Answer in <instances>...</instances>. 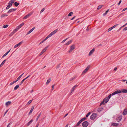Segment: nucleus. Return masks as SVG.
Returning a JSON list of instances; mask_svg holds the SVG:
<instances>
[{
  "label": "nucleus",
  "mask_w": 127,
  "mask_h": 127,
  "mask_svg": "<svg viewBox=\"0 0 127 127\" xmlns=\"http://www.w3.org/2000/svg\"><path fill=\"white\" fill-rule=\"evenodd\" d=\"M25 23L24 22H22L14 30L13 32L11 33V34L10 35V36H11L13 35L15 33L16 31L18 30L19 29L21 28L24 25Z\"/></svg>",
  "instance_id": "f257e3e1"
},
{
  "label": "nucleus",
  "mask_w": 127,
  "mask_h": 127,
  "mask_svg": "<svg viewBox=\"0 0 127 127\" xmlns=\"http://www.w3.org/2000/svg\"><path fill=\"white\" fill-rule=\"evenodd\" d=\"M109 99L108 97H106L104 98L103 101L100 104V106H101L102 105H104L105 103H107Z\"/></svg>",
  "instance_id": "f03ea898"
},
{
  "label": "nucleus",
  "mask_w": 127,
  "mask_h": 127,
  "mask_svg": "<svg viewBox=\"0 0 127 127\" xmlns=\"http://www.w3.org/2000/svg\"><path fill=\"white\" fill-rule=\"evenodd\" d=\"M75 45L74 44L70 46V49L68 51V53H71L72 52V51L74 50L75 49Z\"/></svg>",
  "instance_id": "7ed1b4c3"
},
{
  "label": "nucleus",
  "mask_w": 127,
  "mask_h": 127,
  "mask_svg": "<svg viewBox=\"0 0 127 127\" xmlns=\"http://www.w3.org/2000/svg\"><path fill=\"white\" fill-rule=\"evenodd\" d=\"M58 29H56L52 32L48 36V37L49 38L52 35L55 34L57 31Z\"/></svg>",
  "instance_id": "20e7f679"
},
{
  "label": "nucleus",
  "mask_w": 127,
  "mask_h": 127,
  "mask_svg": "<svg viewBox=\"0 0 127 127\" xmlns=\"http://www.w3.org/2000/svg\"><path fill=\"white\" fill-rule=\"evenodd\" d=\"M14 3V1H13L12 0L10 1L9 2L8 5L7 6L6 9H9L12 6V4Z\"/></svg>",
  "instance_id": "39448f33"
},
{
  "label": "nucleus",
  "mask_w": 127,
  "mask_h": 127,
  "mask_svg": "<svg viewBox=\"0 0 127 127\" xmlns=\"http://www.w3.org/2000/svg\"><path fill=\"white\" fill-rule=\"evenodd\" d=\"M121 93V90L118 89L114 92L111 94V95L113 96L116 94Z\"/></svg>",
  "instance_id": "423d86ee"
},
{
  "label": "nucleus",
  "mask_w": 127,
  "mask_h": 127,
  "mask_svg": "<svg viewBox=\"0 0 127 127\" xmlns=\"http://www.w3.org/2000/svg\"><path fill=\"white\" fill-rule=\"evenodd\" d=\"M48 47V46H46L44 49L40 53L39 55L41 56L47 50Z\"/></svg>",
  "instance_id": "0eeeda50"
},
{
  "label": "nucleus",
  "mask_w": 127,
  "mask_h": 127,
  "mask_svg": "<svg viewBox=\"0 0 127 127\" xmlns=\"http://www.w3.org/2000/svg\"><path fill=\"white\" fill-rule=\"evenodd\" d=\"M96 114L95 113H93L91 115L90 119H94L96 118Z\"/></svg>",
  "instance_id": "6e6552de"
},
{
  "label": "nucleus",
  "mask_w": 127,
  "mask_h": 127,
  "mask_svg": "<svg viewBox=\"0 0 127 127\" xmlns=\"http://www.w3.org/2000/svg\"><path fill=\"white\" fill-rule=\"evenodd\" d=\"M118 25V24H116L114 25L113 26L110 27L107 30V32H109L111 31L114 28L116 27Z\"/></svg>",
  "instance_id": "1a4fd4ad"
},
{
  "label": "nucleus",
  "mask_w": 127,
  "mask_h": 127,
  "mask_svg": "<svg viewBox=\"0 0 127 127\" xmlns=\"http://www.w3.org/2000/svg\"><path fill=\"white\" fill-rule=\"evenodd\" d=\"M90 67V66H88L84 70L82 73V75H84L89 70Z\"/></svg>",
  "instance_id": "9d476101"
},
{
  "label": "nucleus",
  "mask_w": 127,
  "mask_h": 127,
  "mask_svg": "<svg viewBox=\"0 0 127 127\" xmlns=\"http://www.w3.org/2000/svg\"><path fill=\"white\" fill-rule=\"evenodd\" d=\"M122 116L121 115L118 116L116 118V120L118 122L120 121L122 119Z\"/></svg>",
  "instance_id": "9b49d317"
},
{
  "label": "nucleus",
  "mask_w": 127,
  "mask_h": 127,
  "mask_svg": "<svg viewBox=\"0 0 127 127\" xmlns=\"http://www.w3.org/2000/svg\"><path fill=\"white\" fill-rule=\"evenodd\" d=\"M88 123L87 121L84 122L82 124V126L84 127H86L88 125Z\"/></svg>",
  "instance_id": "f8f14e48"
},
{
  "label": "nucleus",
  "mask_w": 127,
  "mask_h": 127,
  "mask_svg": "<svg viewBox=\"0 0 127 127\" xmlns=\"http://www.w3.org/2000/svg\"><path fill=\"white\" fill-rule=\"evenodd\" d=\"M78 86V85H76L74 86L71 89V91L70 92V94H71L74 91L75 89Z\"/></svg>",
  "instance_id": "ddd939ff"
},
{
  "label": "nucleus",
  "mask_w": 127,
  "mask_h": 127,
  "mask_svg": "<svg viewBox=\"0 0 127 127\" xmlns=\"http://www.w3.org/2000/svg\"><path fill=\"white\" fill-rule=\"evenodd\" d=\"M95 50L94 48H93L89 52V54L88 55L89 56H91V55L93 53L94 51H95Z\"/></svg>",
  "instance_id": "4468645a"
},
{
  "label": "nucleus",
  "mask_w": 127,
  "mask_h": 127,
  "mask_svg": "<svg viewBox=\"0 0 127 127\" xmlns=\"http://www.w3.org/2000/svg\"><path fill=\"white\" fill-rule=\"evenodd\" d=\"M31 15V14L30 13L28 14L27 15L25 16L23 18V19H27Z\"/></svg>",
  "instance_id": "2eb2a0df"
},
{
  "label": "nucleus",
  "mask_w": 127,
  "mask_h": 127,
  "mask_svg": "<svg viewBox=\"0 0 127 127\" xmlns=\"http://www.w3.org/2000/svg\"><path fill=\"white\" fill-rule=\"evenodd\" d=\"M35 28V27H34L32 28V29L30 30L27 32V34H28L31 33L34 30Z\"/></svg>",
  "instance_id": "dca6fc26"
},
{
  "label": "nucleus",
  "mask_w": 127,
  "mask_h": 127,
  "mask_svg": "<svg viewBox=\"0 0 127 127\" xmlns=\"http://www.w3.org/2000/svg\"><path fill=\"white\" fill-rule=\"evenodd\" d=\"M6 61V60L5 59L2 61V63L0 65V67H1L3 66V65L5 63Z\"/></svg>",
  "instance_id": "f3484780"
},
{
  "label": "nucleus",
  "mask_w": 127,
  "mask_h": 127,
  "mask_svg": "<svg viewBox=\"0 0 127 127\" xmlns=\"http://www.w3.org/2000/svg\"><path fill=\"white\" fill-rule=\"evenodd\" d=\"M127 114V109H125L123 111L122 114L124 115H125Z\"/></svg>",
  "instance_id": "a211bd4d"
},
{
  "label": "nucleus",
  "mask_w": 127,
  "mask_h": 127,
  "mask_svg": "<svg viewBox=\"0 0 127 127\" xmlns=\"http://www.w3.org/2000/svg\"><path fill=\"white\" fill-rule=\"evenodd\" d=\"M11 102L10 101H8L5 103V105L6 107H8L11 104Z\"/></svg>",
  "instance_id": "6ab92c4d"
},
{
  "label": "nucleus",
  "mask_w": 127,
  "mask_h": 127,
  "mask_svg": "<svg viewBox=\"0 0 127 127\" xmlns=\"http://www.w3.org/2000/svg\"><path fill=\"white\" fill-rule=\"evenodd\" d=\"M22 43V42H19V43L15 45L14 46V48H16L19 46Z\"/></svg>",
  "instance_id": "aec40b11"
},
{
  "label": "nucleus",
  "mask_w": 127,
  "mask_h": 127,
  "mask_svg": "<svg viewBox=\"0 0 127 127\" xmlns=\"http://www.w3.org/2000/svg\"><path fill=\"white\" fill-rule=\"evenodd\" d=\"M49 37L48 36H47L45 38L43 39L42 41H41L40 42V44H41L43 43Z\"/></svg>",
  "instance_id": "412c9836"
},
{
  "label": "nucleus",
  "mask_w": 127,
  "mask_h": 127,
  "mask_svg": "<svg viewBox=\"0 0 127 127\" xmlns=\"http://www.w3.org/2000/svg\"><path fill=\"white\" fill-rule=\"evenodd\" d=\"M121 93L122 92L123 93H127V89H122L121 90Z\"/></svg>",
  "instance_id": "4be33fe9"
},
{
  "label": "nucleus",
  "mask_w": 127,
  "mask_h": 127,
  "mask_svg": "<svg viewBox=\"0 0 127 127\" xmlns=\"http://www.w3.org/2000/svg\"><path fill=\"white\" fill-rule=\"evenodd\" d=\"M118 123H112L111 124L112 126H117L118 125Z\"/></svg>",
  "instance_id": "5701e85b"
},
{
  "label": "nucleus",
  "mask_w": 127,
  "mask_h": 127,
  "mask_svg": "<svg viewBox=\"0 0 127 127\" xmlns=\"http://www.w3.org/2000/svg\"><path fill=\"white\" fill-rule=\"evenodd\" d=\"M23 74L24 73H23L22 74L20 75L18 77L16 80L17 82L21 78V77H22V76Z\"/></svg>",
  "instance_id": "b1692460"
},
{
  "label": "nucleus",
  "mask_w": 127,
  "mask_h": 127,
  "mask_svg": "<svg viewBox=\"0 0 127 127\" xmlns=\"http://www.w3.org/2000/svg\"><path fill=\"white\" fill-rule=\"evenodd\" d=\"M103 108H102L99 107L97 108V111L98 112H100L102 111Z\"/></svg>",
  "instance_id": "393cba45"
},
{
  "label": "nucleus",
  "mask_w": 127,
  "mask_h": 127,
  "mask_svg": "<svg viewBox=\"0 0 127 127\" xmlns=\"http://www.w3.org/2000/svg\"><path fill=\"white\" fill-rule=\"evenodd\" d=\"M19 85H16L14 88V90H17L19 87Z\"/></svg>",
  "instance_id": "a878e982"
},
{
  "label": "nucleus",
  "mask_w": 127,
  "mask_h": 127,
  "mask_svg": "<svg viewBox=\"0 0 127 127\" xmlns=\"http://www.w3.org/2000/svg\"><path fill=\"white\" fill-rule=\"evenodd\" d=\"M16 82H17L16 80L15 81H13L10 83V86H11L14 84L15 83H16Z\"/></svg>",
  "instance_id": "bb28decb"
},
{
  "label": "nucleus",
  "mask_w": 127,
  "mask_h": 127,
  "mask_svg": "<svg viewBox=\"0 0 127 127\" xmlns=\"http://www.w3.org/2000/svg\"><path fill=\"white\" fill-rule=\"evenodd\" d=\"M34 107H32V108L30 110V111L29 113V114H30L32 113V111L33 110V109H34Z\"/></svg>",
  "instance_id": "cd10ccee"
},
{
  "label": "nucleus",
  "mask_w": 127,
  "mask_h": 127,
  "mask_svg": "<svg viewBox=\"0 0 127 127\" xmlns=\"http://www.w3.org/2000/svg\"><path fill=\"white\" fill-rule=\"evenodd\" d=\"M16 7H17L19 5V3L17 2H15L14 3Z\"/></svg>",
  "instance_id": "c85d7f7f"
},
{
  "label": "nucleus",
  "mask_w": 127,
  "mask_h": 127,
  "mask_svg": "<svg viewBox=\"0 0 127 127\" xmlns=\"http://www.w3.org/2000/svg\"><path fill=\"white\" fill-rule=\"evenodd\" d=\"M109 9H108L103 14V15L104 16L106 15L107 14V13L109 12Z\"/></svg>",
  "instance_id": "c756f323"
},
{
  "label": "nucleus",
  "mask_w": 127,
  "mask_h": 127,
  "mask_svg": "<svg viewBox=\"0 0 127 127\" xmlns=\"http://www.w3.org/2000/svg\"><path fill=\"white\" fill-rule=\"evenodd\" d=\"M51 81V79H48L47 80L46 83V85H48L50 82Z\"/></svg>",
  "instance_id": "7c9ffc66"
},
{
  "label": "nucleus",
  "mask_w": 127,
  "mask_h": 127,
  "mask_svg": "<svg viewBox=\"0 0 127 127\" xmlns=\"http://www.w3.org/2000/svg\"><path fill=\"white\" fill-rule=\"evenodd\" d=\"M8 16V15H7L5 14H4L2 15L1 16V18H3L5 16Z\"/></svg>",
  "instance_id": "2f4dec72"
},
{
  "label": "nucleus",
  "mask_w": 127,
  "mask_h": 127,
  "mask_svg": "<svg viewBox=\"0 0 127 127\" xmlns=\"http://www.w3.org/2000/svg\"><path fill=\"white\" fill-rule=\"evenodd\" d=\"M81 122H82L80 121H80L76 124V126H78Z\"/></svg>",
  "instance_id": "473e14b6"
},
{
  "label": "nucleus",
  "mask_w": 127,
  "mask_h": 127,
  "mask_svg": "<svg viewBox=\"0 0 127 127\" xmlns=\"http://www.w3.org/2000/svg\"><path fill=\"white\" fill-rule=\"evenodd\" d=\"M71 42L72 41H69L66 44V45H68L69 44H70L71 43Z\"/></svg>",
  "instance_id": "72a5a7b5"
},
{
  "label": "nucleus",
  "mask_w": 127,
  "mask_h": 127,
  "mask_svg": "<svg viewBox=\"0 0 127 127\" xmlns=\"http://www.w3.org/2000/svg\"><path fill=\"white\" fill-rule=\"evenodd\" d=\"M73 14V13L72 12H71L70 13H69V14L68 15V16H71L72 14Z\"/></svg>",
  "instance_id": "f704fd0d"
},
{
  "label": "nucleus",
  "mask_w": 127,
  "mask_h": 127,
  "mask_svg": "<svg viewBox=\"0 0 127 127\" xmlns=\"http://www.w3.org/2000/svg\"><path fill=\"white\" fill-rule=\"evenodd\" d=\"M102 7V6L101 5H99V6H98L97 8L98 10H99V9H100Z\"/></svg>",
  "instance_id": "c9c22d12"
},
{
  "label": "nucleus",
  "mask_w": 127,
  "mask_h": 127,
  "mask_svg": "<svg viewBox=\"0 0 127 127\" xmlns=\"http://www.w3.org/2000/svg\"><path fill=\"white\" fill-rule=\"evenodd\" d=\"M8 26V25H4L3 26V28H6Z\"/></svg>",
  "instance_id": "e433bc0d"
},
{
  "label": "nucleus",
  "mask_w": 127,
  "mask_h": 127,
  "mask_svg": "<svg viewBox=\"0 0 127 127\" xmlns=\"http://www.w3.org/2000/svg\"><path fill=\"white\" fill-rule=\"evenodd\" d=\"M8 54L6 52V53H5V54H4L2 56V58H3L6 56Z\"/></svg>",
  "instance_id": "4c0bfd02"
},
{
  "label": "nucleus",
  "mask_w": 127,
  "mask_h": 127,
  "mask_svg": "<svg viewBox=\"0 0 127 127\" xmlns=\"http://www.w3.org/2000/svg\"><path fill=\"white\" fill-rule=\"evenodd\" d=\"M86 119V118L85 117L82 118L80 120V121L82 122V121L85 120Z\"/></svg>",
  "instance_id": "58836bf2"
},
{
  "label": "nucleus",
  "mask_w": 127,
  "mask_h": 127,
  "mask_svg": "<svg viewBox=\"0 0 127 127\" xmlns=\"http://www.w3.org/2000/svg\"><path fill=\"white\" fill-rule=\"evenodd\" d=\"M41 114V113H40L37 116V120L39 118V117L40 116V115Z\"/></svg>",
  "instance_id": "ea45409f"
},
{
  "label": "nucleus",
  "mask_w": 127,
  "mask_h": 127,
  "mask_svg": "<svg viewBox=\"0 0 127 127\" xmlns=\"http://www.w3.org/2000/svg\"><path fill=\"white\" fill-rule=\"evenodd\" d=\"M127 30V27H125L123 29V31H126Z\"/></svg>",
  "instance_id": "a19ab883"
},
{
  "label": "nucleus",
  "mask_w": 127,
  "mask_h": 127,
  "mask_svg": "<svg viewBox=\"0 0 127 127\" xmlns=\"http://www.w3.org/2000/svg\"><path fill=\"white\" fill-rule=\"evenodd\" d=\"M91 113L89 112L86 115V117H87Z\"/></svg>",
  "instance_id": "79ce46f5"
},
{
  "label": "nucleus",
  "mask_w": 127,
  "mask_h": 127,
  "mask_svg": "<svg viewBox=\"0 0 127 127\" xmlns=\"http://www.w3.org/2000/svg\"><path fill=\"white\" fill-rule=\"evenodd\" d=\"M26 79H23L22 81L20 83V85H21L23 83V82Z\"/></svg>",
  "instance_id": "37998d69"
},
{
  "label": "nucleus",
  "mask_w": 127,
  "mask_h": 127,
  "mask_svg": "<svg viewBox=\"0 0 127 127\" xmlns=\"http://www.w3.org/2000/svg\"><path fill=\"white\" fill-rule=\"evenodd\" d=\"M45 10V9L44 8H43L40 11V13H42Z\"/></svg>",
  "instance_id": "c03bdc74"
},
{
  "label": "nucleus",
  "mask_w": 127,
  "mask_h": 127,
  "mask_svg": "<svg viewBox=\"0 0 127 127\" xmlns=\"http://www.w3.org/2000/svg\"><path fill=\"white\" fill-rule=\"evenodd\" d=\"M13 10H12V9H10L9 10V11H8V13H10V12H13Z\"/></svg>",
  "instance_id": "a18cd8bd"
},
{
  "label": "nucleus",
  "mask_w": 127,
  "mask_h": 127,
  "mask_svg": "<svg viewBox=\"0 0 127 127\" xmlns=\"http://www.w3.org/2000/svg\"><path fill=\"white\" fill-rule=\"evenodd\" d=\"M31 123L30 122V121H29V122L27 124V126H28Z\"/></svg>",
  "instance_id": "49530a36"
},
{
  "label": "nucleus",
  "mask_w": 127,
  "mask_h": 127,
  "mask_svg": "<svg viewBox=\"0 0 127 127\" xmlns=\"http://www.w3.org/2000/svg\"><path fill=\"white\" fill-rule=\"evenodd\" d=\"M127 24V23H126L125 25L122 26L120 28H122V27H123L125 26Z\"/></svg>",
  "instance_id": "de8ad7c7"
},
{
  "label": "nucleus",
  "mask_w": 127,
  "mask_h": 127,
  "mask_svg": "<svg viewBox=\"0 0 127 127\" xmlns=\"http://www.w3.org/2000/svg\"><path fill=\"white\" fill-rule=\"evenodd\" d=\"M111 94H110V95H109L108 96V97L109 98V99L110 98V97H111Z\"/></svg>",
  "instance_id": "09e8293b"
},
{
  "label": "nucleus",
  "mask_w": 127,
  "mask_h": 127,
  "mask_svg": "<svg viewBox=\"0 0 127 127\" xmlns=\"http://www.w3.org/2000/svg\"><path fill=\"white\" fill-rule=\"evenodd\" d=\"M127 9L126 8H125L122 10V12H123V11L126 10Z\"/></svg>",
  "instance_id": "8fccbe9b"
},
{
  "label": "nucleus",
  "mask_w": 127,
  "mask_h": 127,
  "mask_svg": "<svg viewBox=\"0 0 127 127\" xmlns=\"http://www.w3.org/2000/svg\"><path fill=\"white\" fill-rule=\"evenodd\" d=\"M32 101L31 100H30L29 101V102H28V104H30L31 102Z\"/></svg>",
  "instance_id": "3c124183"
},
{
  "label": "nucleus",
  "mask_w": 127,
  "mask_h": 127,
  "mask_svg": "<svg viewBox=\"0 0 127 127\" xmlns=\"http://www.w3.org/2000/svg\"><path fill=\"white\" fill-rule=\"evenodd\" d=\"M121 0L120 1H119V2L118 3V5H119L121 3Z\"/></svg>",
  "instance_id": "603ef678"
},
{
  "label": "nucleus",
  "mask_w": 127,
  "mask_h": 127,
  "mask_svg": "<svg viewBox=\"0 0 127 127\" xmlns=\"http://www.w3.org/2000/svg\"><path fill=\"white\" fill-rule=\"evenodd\" d=\"M75 18V16H74L71 19V20H73L74 18Z\"/></svg>",
  "instance_id": "864d4df0"
},
{
  "label": "nucleus",
  "mask_w": 127,
  "mask_h": 127,
  "mask_svg": "<svg viewBox=\"0 0 127 127\" xmlns=\"http://www.w3.org/2000/svg\"><path fill=\"white\" fill-rule=\"evenodd\" d=\"M13 11H16V9L14 8L12 9Z\"/></svg>",
  "instance_id": "5fc2aeb1"
},
{
  "label": "nucleus",
  "mask_w": 127,
  "mask_h": 127,
  "mask_svg": "<svg viewBox=\"0 0 127 127\" xmlns=\"http://www.w3.org/2000/svg\"><path fill=\"white\" fill-rule=\"evenodd\" d=\"M33 119H32L30 120V122L31 123L33 122Z\"/></svg>",
  "instance_id": "6e6d98bb"
},
{
  "label": "nucleus",
  "mask_w": 127,
  "mask_h": 127,
  "mask_svg": "<svg viewBox=\"0 0 127 127\" xmlns=\"http://www.w3.org/2000/svg\"><path fill=\"white\" fill-rule=\"evenodd\" d=\"M126 81V80H122V82H125V81Z\"/></svg>",
  "instance_id": "4d7b16f0"
},
{
  "label": "nucleus",
  "mask_w": 127,
  "mask_h": 127,
  "mask_svg": "<svg viewBox=\"0 0 127 127\" xmlns=\"http://www.w3.org/2000/svg\"><path fill=\"white\" fill-rule=\"evenodd\" d=\"M66 39H65V40H64L63 41H62V42H65L66 40Z\"/></svg>",
  "instance_id": "13d9d810"
},
{
  "label": "nucleus",
  "mask_w": 127,
  "mask_h": 127,
  "mask_svg": "<svg viewBox=\"0 0 127 127\" xmlns=\"http://www.w3.org/2000/svg\"><path fill=\"white\" fill-rule=\"evenodd\" d=\"M68 125H69L68 124H67L65 127H68Z\"/></svg>",
  "instance_id": "bf43d9fd"
},
{
  "label": "nucleus",
  "mask_w": 127,
  "mask_h": 127,
  "mask_svg": "<svg viewBox=\"0 0 127 127\" xmlns=\"http://www.w3.org/2000/svg\"><path fill=\"white\" fill-rule=\"evenodd\" d=\"M38 125H39V124H37L36 125V126H35V127H38Z\"/></svg>",
  "instance_id": "052dcab7"
},
{
  "label": "nucleus",
  "mask_w": 127,
  "mask_h": 127,
  "mask_svg": "<svg viewBox=\"0 0 127 127\" xmlns=\"http://www.w3.org/2000/svg\"><path fill=\"white\" fill-rule=\"evenodd\" d=\"M10 51V50H9V51H8L7 52L8 54V53Z\"/></svg>",
  "instance_id": "680f3d73"
},
{
  "label": "nucleus",
  "mask_w": 127,
  "mask_h": 127,
  "mask_svg": "<svg viewBox=\"0 0 127 127\" xmlns=\"http://www.w3.org/2000/svg\"><path fill=\"white\" fill-rule=\"evenodd\" d=\"M117 68L116 67H115L114 69V70L115 71H116L117 70Z\"/></svg>",
  "instance_id": "e2e57ef3"
},
{
  "label": "nucleus",
  "mask_w": 127,
  "mask_h": 127,
  "mask_svg": "<svg viewBox=\"0 0 127 127\" xmlns=\"http://www.w3.org/2000/svg\"><path fill=\"white\" fill-rule=\"evenodd\" d=\"M29 75L28 76H27V77L26 78H25V79H27L29 77Z\"/></svg>",
  "instance_id": "0e129e2a"
},
{
  "label": "nucleus",
  "mask_w": 127,
  "mask_h": 127,
  "mask_svg": "<svg viewBox=\"0 0 127 127\" xmlns=\"http://www.w3.org/2000/svg\"><path fill=\"white\" fill-rule=\"evenodd\" d=\"M54 85H52V89H53V88H54Z\"/></svg>",
  "instance_id": "69168bd1"
},
{
  "label": "nucleus",
  "mask_w": 127,
  "mask_h": 127,
  "mask_svg": "<svg viewBox=\"0 0 127 127\" xmlns=\"http://www.w3.org/2000/svg\"><path fill=\"white\" fill-rule=\"evenodd\" d=\"M12 0L13 1H15V0Z\"/></svg>",
  "instance_id": "338daca9"
},
{
  "label": "nucleus",
  "mask_w": 127,
  "mask_h": 127,
  "mask_svg": "<svg viewBox=\"0 0 127 127\" xmlns=\"http://www.w3.org/2000/svg\"><path fill=\"white\" fill-rule=\"evenodd\" d=\"M126 83L127 84V81L126 82Z\"/></svg>",
  "instance_id": "774afa93"
}]
</instances>
